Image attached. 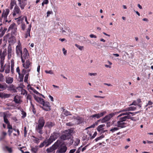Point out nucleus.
I'll return each instance as SVG.
<instances>
[{
	"label": "nucleus",
	"instance_id": "1",
	"mask_svg": "<svg viewBox=\"0 0 153 153\" xmlns=\"http://www.w3.org/2000/svg\"><path fill=\"white\" fill-rule=\"evenodd\" d=\"M45 121L43 117H39L38 122L36 123L35 129L36 131L42 134L43 133L42 129L45 124Z\"/></svg>",
	"mask_w": 153,
	"mask_h": 153
},
{
	"label": "nucleus",
	"instance_id": "2",
	"mask_svg": "<svg viewBox=\"0 0 153 153\" xmlns=\"http://www.w3.org/2000/svg\"><path fill=\"white\" fill-rule=\"evenodd\" d=\"M73 130L69 129L64 131V134H62L60 137V139L62 140H65L69 139L71 138V134L73 132Z\"/></svg>",
	"mask_w": 153,
	"mask_h": 153
},
{
	"label": "nucleus",
	"instance_id": "3",
	"mask_svg": "<svg viewBox=\"0 0 153 153\" xmlns=\"http://www.w3.org/2000/svg\"><path fill=\"white\" fill-rule=\"evenodd\" d=\"M126 116L120 117L117 122V127L120 128H123L126 127V123L124 122L126 120Z\"/></svg>",
	"mask_w": 153,
	"mask_h": 153
},
{
	"label": "nucleus",
	"instance_id": "4",
	"mask_svg": "<svg viewBox=\"0 0 153 153\" xmlns=\"http://www.w3.org/2000/svg\"><path fill=\"white\" fill-rule=\"evenodd\" d=\"M10 10L8 9H6L5 10H4L0 18V22H2V19H4V21L5 22H8L7 19V17L9 13Z\"/></svg>",
	"mask_w": 153,
	"mask_h": 153
},
{
	"label": "nucleus",
	"instance_id": "5",
	"mask_svg": "<svg viewBox=\"0 0 153 153\" xmlns=\"http://www.w3.org/2000/svg\"><path fill=\"white\" fill-rule=\"evenodd\" d=\"M118 112L111 113L109 114L106 116L102 118L101 120V122L102 123H105L109 120L110 119L114 116L117 114H118Z\"/></svg>",
	"mask_w": 153,
	"mask_h": 153
},
{
	"label": "nucleus",
	"instance_id": "6",
	"mask_svg": "<svg viewBox=\"0 0 153 153\" xmlns=\"http://www.w3.org/2000/svg\"><path fill=\"white\" fill-rule=\"evenodd\" d=\"M20 55L21 56V58L22 62H25V60L26 59H28L29 56L28 51L26 48H24L23 53H22V54Z\"/></svg>",
	"mask_w": 153,
	"mask_h": 153
},
{
	"label": "nucleus",
	"instance_id": "7",
	"mask_svg": "<svg viewBox=\"0 0 153 153\" xmlns=\"http://www.w3.org/2000/svg\"><path fill=\"white\" fill-rule=\"evenodd\" d=\"M11 31L12 35H15L16 33L17 27L15 24L13 23L10 25L8 29V31Z\"/></svg>",
	"mask_w": 153,
	"mask_h": 153
},
{
	"label": "nucleus",
	"instance_id": "8",
	"mask_svg": "<svg viewBox=\"0 0 153 153\" xmlns=\"http://www.w3.org/2000/svg\"><path fill=\"white\" fill-rule=\"evenodd\" d=\"M42 105H43V107H42V108L45 111H48L51 110L50 108V104L48 102H45V101L43 102V103Z\"/></svg>",
	"mask_w": 153,
	"mask_h": 153
},
{
	"label": "nucleus",
	"instance_id": "9",
	"mask_svg": "<svg viewBox=\"0 0 153 153\" xmlns=\"http://www.w3.org/2000/svg\"><path fill=\"white\" fill-rule=\"evenodd\" d=\"M7 54L6 50V49L4 50L2 52V54L1 56L0 64L1 66H3L4 64V61L6 55Z\"/></svg>",
	"mask_w": 153,
	"mask_h": 153
},
{
	"label": "nucleus",
	"instance_id": "10",
	"mask_svg": "<svg viewBox=\"0 0 153 153\" xmlns=\"http://www.w3.org/2000/svg\"><path fill=\"white\" fill-rule=\"evenodd\" d=\"M106 112L104 111L100 113H98L92 115H91L90 117L91 118H94V119H98L100 117H102L104 114H106Z\"/></svg>",
	"mask_w": 153,
	"mask_h": 153
},
{
	"label": "nucleus",
	"instance_id": "11",
	"mask_svg": "<svg viewBox=\"0 0 153 153\" xmlns=\"http://www.w3.org/2000/svg\"><path fill=\"white\" fill-rule=\"evenodd\" d=\"M22 63L23 67L26 69L29 68L31 65L32 63L30 62L29 59H26L25 62Z\"/></svg>",
	"mask_w": 153,
	"mask_h": 153
},
{
	"label": "nucleus",
	"instance_id": "12",
	"mask_svg": "<svg viewBox=\"0 0 153 153\" xmlns=\"http://www.w3.org/2000/svg\"><path fill=\"white\" fill-rule=\"evenodd\" d=\"M136 109V108L134 106H131L125 109L120 111L118 113L125 112L127 111H134Z\"/></svg>",
	"mask_w": 153,
	"mask_h": 153
},
{
	"label": "nucleus",
	"instance_id": "13",
	"mask_svg": "<svg viewBox=\"0 0 153 153\" xmlns=\"http://www.w3.org/2000/svg\"><path fill=\"white\" fill-rule=\"evenodd\" d=\"M67 149V147L66 146H61V147L57 151V152L59 153H65Z\"/></svg>",
	"mask_w": 153,
	"mask_h": 153
},
{
	"label": "nucleus",
	"instance_id": "14",
	"mask_svg": "<svg viewBox=\"0 0 153 153\" xmlns=\"http://www.w3.org/2000/svg\"><path fill=\"white\" fill-rule=\"evenodd\" d=\"M45 141L46 142V147H47L50 145L55 140H53V139L52 138V137H51V136L49 138L48 140H45Z\"/></svg>",
	"mask_w": 153,
	"mask_h": 153
},
{
	"label": "nucleus",
	"instance_id": "15",
	"mask_svg": "<svg viewBox=\"0 0 153 153\" xmlns=\"http://www.w3.org/2000/svg\"><path fill=\"white\" fill-rule=\"evenodd\" d=\"M16 53L19 56L22 54V48L20 46L18 45L16 46Z\"/></svg>",
	"mask_w": 153,
	"mask_h": 153
},
{
	"label": "nucleus",
	"instance_id": "16",
	"mask_svg": "<svg viewBox=\"0 0 153 153\" xmlns=\"http://www.w3.org/2000/svg\"><path fill=\"white\" fill-rule=\"evenodd\" d=\"M63 143H62V141L59 140H58L56 142H55L54 145H53L55 148H56V149L59 147L60 146H62V145Z\"/></svg>",
	"mask_w": 153,
	"mask_h": 153
},
{
	"label": "nucleus",
	"instance_id": "17",
	"mask_svg": "<svg viewBox=\"0 0 153 153\" xmlns=\"http://www.w3.org/2000/svg\"><path fill=\"white\" fill-rule=\"evenodd\" d=\"M19 2V6L22 10L24 9L26 4L25 3L23 0L18 1Z\"/></svg>",
	"mask_w": 153,
	"mask_h": 153
},
{
	"label": "nucleus",
	"instance_id": "18",
	"mask_svg": "<svg viewBox=\"0 0 153 153\" xmlns=\"http://www.w3.org/2000/svg\"><path fill=\"white\" fill-rule=\"evenodd\" d=\"M72 118L76 120V123L78 124H79L81 123L82 121L81 118L78 116H73Z\"/></svg>",
	"mask_w": 153,
	"mask_h": 153
},
{
	"label": "nucleus",
	"instance_id": "19",
	"mask_svg": "<svg viewBox=\"0 0 153 153\" xmlns=\"http://www.w3.org/2000/svg\"><path fill=\"white\" fill-rule=\"evenodd\" d=\"M34 98L35 100L39 103L41 104L42 105L43 103V102L44 101V100L41 98L37 97L36 96H34Z\"/></svg>",
	"mask_w": 153,
	"mask_h": 153
},
{
	"label": "nucleus",
	"instance_id": "20",
	"mask_svg": "<svg viewBox=\"0 0 153 153\" xmlns=\"http://www.w3.org/2000/svg\"><path fill=\"white\" fill-rule=\"evenodd\" d=\"M13 78L10 77H6V82L8 84L12 83L13 82Z\"/></svg>",
	"mask_w": 153,
	"mask_h": 153
},
{
	"label": "nucleus",
	"instance_id": "21",
	"mask_svg": "<svg viewBox=\"0 0 153 153\" xmlns=\"http://www.w3.org/2000/svg\"><path fill=\"white\" fill-rule=\"evenodd\" d=\"M59 133L56 132H54L52 134H51V136L52 137V138L53 139V140H56L59 137Z\"/></svg>",
	"mask_w": 153,
	"mask_h": 153
},
{
	"label": "nucleus",
	"instance_id": "22",
	"mask_svg": "<svg viewBox=\"0 0 153 153\" xmlns=\"http://www.w3.org/2000/svg\"><path fill=\"white\" fill-rule=\"evenodd\" d=\"M56 149V148H55V146L53 145L50 148H48L46 150V151L48 153L51 152H53Z\"/></svg>",
	"mask_w": 153,
	"mask_h": 153
},
{
	"label": "nucleus",
	"instance_id": "23",
	"mask_svg": "<svg viewBox=\"0 0 153 153\" xmlns=\"http://www.w3.org/2000/svg\"><path fill=\"white\" fill-rule=\"evenodd\" d=\"M13 12H15L16 13L19 14L21 13V11L18 6L16 5L14 8Z\"/></svg>",
	"mask_w": 153,
	"mask_h": 153
},
{
	"label": "nucleus",
	"instance_id": "24",
	"mask_svg": "<svg viewBox=\"0 0 153 153\" xmlns=\"http://www.w3.org/2000/svg\"><path fill=\"white\" fill-rule=\"evenodd\" d=\"M134 113L131 112H125L120 114L117 116V118H119L122 116L125 115V116H130V114H132Z\"/></svg>",
	"mask_w": 153,
	"mask_h": 153
},
{
	"label": "nucleus",
	"instance_id": "25",
	"mask_svg": "<svg viewBox=\"0 0 153 153\" xmlns=\"http://www.w3.org/2000/svg\"><path fill=\"white\" fill-rule=\"evenodd\" d=\"M7 53L8 57L10 58L11 56L12 53L11 47L10 45H9L8 47Z\"/></svg>",
	"mask_w": 153,
	"mask_h": 153
},
{
	"label": "nucleus",
	"instance_id": "26",
	"mask_svg": "<svg viewBox=\"0 0 153 153\" xmlns=\"http://www.w3.org/2000/svg\"><path fill=\"white\" fill-rule=\"evenodd\" d=\"M14 101L16 103H19L20 102V98L18 95L16 96L14 98Z\"/></svg>",
	"mask_w": 153,
	"mask_h": 153
},
{
	"label": "nucleus",
	"instance_id": "27",
	"mask_svg": "<svg viewBox=\"0 0 153 153\" xmlns=\"http://www.w3.org/2000/svg\"><path fill=\"white\" fill-rule=\"evenodd\" d=\"M119 129V128L118 127H112L109 130V131L112 133L115 132Z\"/></svg>",
	"mask_w": 153,
	"mask_h": 153
},
{
	"label": "nucleus",
	"instance_id": "28",
	"mask_svg": "<svg viewBox=\"0 0 153 153\" xmlns=\"http://www.w3.org/2000/svg\"><path fill=\"white\" fill-rule=\"evenodd\" d=\"M5 72L6 74L9 73L10 71V65H5Z\"/></svg>",
	"mask_w": 153,
	"mask_h": 153
},
{
	"label": "nucleus",
	"instance_id": "29",
	"mask_svg": "<svg viewBox=\"0 0 153 153\" xmlns=\"http://www.w3.org/2000/svg\"><path fill=\"white\" fill-rule=\"evenodd\" d=\"M105 126V124L101 125L99 126L97 128V130L99 132L101 131L102 129H104L103 127Z\"/></svg>",
	"mask_w": 153,
	"mask_h": 153
},
{
	"label": "nucleus",
	"instance_id": "30",
	"mask_svg": "<svg viewBox=\"0 0 153 153\" xmlns=\"http://www.w3.org/2000/svg\"><path fill=\"white\" fill-rule=\"evenodd\" d=\"M54 125V124L51 122H48L46 123V126L49 128H51Z\"/></svg>",
	"mask_w": 153,
	"mask_h": 153
},
{
	"label": "nucleus",
	"instance_id": "31",
	"mask_svg": "<svg viewBox=\"0 0 153 153\" xmlns=\"http://www.w3.org/2000/svg\"><path fill=\"white\" fill-rule=\"evenodd\" d=\"M126 119H130L131 120H132L133 121H136L137 120H138V118H135L134 117H131L130 115L128 116H126Z\"/></svg>",
	"mask_w": 153,
	"mask_h": 153
},
{
	"label": "nucleus",
	"instance_id": "32",
	"mask_svg": "<svg viewBox=\"0 0 153 153\" xmlns=\"http://www.w3.org/2000/svg\"><path fill=\"white\" fill-rule=\"evenodd\" d=\"M16 4V2L14 1L11 0V1L10 3V9H12L13 8V7Z\"/></svg>",
	"mask_w": 153,
	"mask_h": 153
},
{
	"label": "nucleus",
	"instance_id": "33",
	"mask_svg": "<svg viewBox=\"0 0 153 153\" xmlns=\"http://www.w3.org/2000/svg\"><path fill=\"white\" fill-rule=\"evenodd\" d=\"M32 152L34 153H36L38 150V148L37 146H35L34 147H33L31 149Z\"/></svg>",
	"mask_w": 153,
	"mask_h": 153
},
{
	"label": "nucleus",
	"instance_id": "34",
	"mask_svg": "<svg viewBox=\"0 0 153 153\" xmlns=\"http://www.w3.org/2000/svg\"><path fill=\"white\" fill-rule=\"evenodd\" d=\"M30 104L31 106V109H32V111L34 114L36 113V111L35 109L34 106L32 104V102H30Z\"/></svg>",
	"mask_w": 153,
	"mask_h": 153
},
{
	"label": "nucleus",
	"instance_id": "35",
	"mask_svg": "<svg viewBox=\"0 0 153 153\" xmlns=\"http://www.w3.org/2000/svg\"><path fill=\"white\" fill-rule=\"evenodd\" d=\"M25 69V68H24L22 69V73L23 75H24L27 72H29L30 70V69H29L27 70H26Z\"/></svg>",
	"mask_w": 153,
	"mask_h": 153
},
{
	"label": "nucleus",
	"instance_id": "36",
	"mask_svg": "<svg viewBox=\"0 0 153 153\" xmlns=\"http://www.w3.org/2000/svg\"><path fill=\"white\" fill-rule=\"evenodd\" d=\"M45 145V146L46 145V142L45 141V140L42 143L40 144V145L39 146V148H42Z\"/></svg>",
	"mask_w": 153,
	"mask_h": 153
},
{
	"label": "nucleus",
	"instance_id": "37",
	"mask_svg": "<svg viewBox=\"0 0 153 153\" xmlns=\"http://www.w3.org/2000/svg\"><path fill=\"white\" fill-rule=\"evenodd\" d=\"M104 137L105 136L104 135H102L101 136L97 137L96 139H95V140L96 142L98 140L102 139V138H104Z\"/></svg>",
	"mask_w": 153,
	"mask_h": 153
},
{
	"label": "nucleus",
	"instance_id": "38",
	"mask_svg": "<svg viewBox=\"0 0 153 153\" xmlns=\"http://www.w3.org/2000/svg\"><path fill=\"white\" fill-rule=\"evenodd\" d=\"M31 25H29V27L28 28V29H27V31L26 32H27L29 34V36L30 37V30H31Z\"/></svg>",
	"mask_w": 153,
	"mask_h": 153
},
{
	"label": "nucleus",
	"instance_id": "39",
	"mask_svg": "<svg viewBox=\"0 0 153 153\" xmlns=\"http://www.w3.org/2000/svg\"><path fill=\"white\" fill-rule=\"evenodd\" d=\"M4 122L6 124H9V121L7 118V117L5 115H4Z\"/></svg>",
	"mask_w": 153,
	"mask_h": 153
},
{
	"label": "nucleus",
	"instance_id": "40",
	"mask_svg": "<svg viewBox=\"0 0 153 153\" xmlns=\"http://www.w3.org/2000/svg\"><path fill=\"white\" fill-rule=\"evenodd\" d=\"M64 114L66 116L71 115L70 112L67 110L64 111Z\"/></svg>",
	"mask_w": 153,
	"mask_h": 153
},
{
	"label": "nucleus",
	"instance_id": "41",
	"mask_svg": "<svg viewBox=\"0 0 153 153\" xmlns=\"http://www.w3.org/2000/svg\"><path fill=\"white\" fill-rule=\"evenodd\" d=\"M35 139L33 140V141L36 143H38L39 142V139L36 138L35 136L33 137Z\"/></svg>",
	"mask_w": 153,
	"mask_h": 153
},
{
	"label": "nucleus",
	"instance_id": "42",
	"mask_svg": "<svg viewBox=\"0 0 153 153\" xmlns=\"http://www.w3.org/2000/svg\"><path fill=\"white\" fill-rule=\"evenodd\" d=\"M75 46L78 48L79 50H82L84 48V47L83 46H80L79 45L77 44H75Z\"/></svg>",
	"mask_w": 153,
	"mask_h": 153
},
{
	"label": "nucleus",
	"instance_id": "43",
	"mask_svg": "<svg viewBox=\"0 0 153 153\" xmlns=\"http://www.w3.org/2000/svg\"><path fill=\"white\" fill-rule=\"evenodd\" d=\"M32 96L29 94H28L27 97V102H28V100H30V102H32L31 101Z\"/></svg>",
	"mask_w": 153,
	"mask_h": 153
},
{
	"label": "nucleus",
	"instance_id": "44",
	"mask_svg": "<svg viewBox=\"0 0 153 153\" xmlns=\"http://www.w3.org/2000/svg\"><path fill=\"white\" fill-rule=\"evenodd\" d=\"M45 72L46 74H53V72L52 70H50L49 71L45 70Z\"/></svg>",
	"mask_w": 153,
	"mask_h": 153
},
{
	"label": "nucleus",
	"instance_id": "45",
	"mask_svg": "<svg viewBox=\"0 0 153 153\" xmlns=\"http://www.w3.org/2000/svg\"><path fill=\"white\" fill-rule=\"evenodd\" d=\"M29 76V74H27L26 75L24 78V82H27V79Z\"/></svg>",
	"mask_w": 153,
	"mask_h": 153
},
{
	"label": "nucleus",
	"instance_id": "46",
	"mask_svg": "<svg viewBox=\"0 0 153 153\" xmlns=\"http://www.w3.org/2000/svg\"><path fill=\"white\" fill-rule=\"evenodd\" d=\"M6 149L10 153H11L12 152V150L11 148H9L7 146H6L5 147Z\"/></svg>",
	"mask_w": 153,
	"mask_h": 153
},
{
	"label": "nucleus",
	"instance_id": "47",
	"mask_svg": "<svg viewBox=\"0 0 153 153\" xmlns=\"http://www.w3.org/2000/svg\"><path fill=\"white\" fill-rule=\"evenodd\" d=\"M4 79V76L2 74H0V82H2Z\"/></svg>",
	"mask_w": 153,
	"mask_h": 153
},
{
	"label": "nucleus",
	"instance_id": "48",
	"mask_svg": "<svg viewBox=\"0 0 153 153\" xmlns=\"http://www.w3.org/2000/svg\"><path fill=\"white\" fill-rule=\"evenodd\" d=\"M31 89L36 94H40L37 91H36V90L33 88H31Z\"/></svg>",
	"mask_w": 153,
	"mask_h": 153
},
{
	"label": "nucleus",
	"instance_id": "49",
	"mask_svg": "<svg viewBox=\"0 0 153 153\" xmlns=\"http://www.w3.org/2000/svg\"><path fill=\"white\" fill-rule=\"evenodd\" d=\"M12 60H11V62L12 63ZM13 67H14V64H12V63L11 65V72L12 74L13 73Z\"/></svg>",
	"mask_w": 153,
	"mask_h": 153
},
{
	"label": "nucleus",
	"instance_id": "50",
	"mask_svg": "<svg viewBox=\"0 0 153 153\" xmlns=\"http://www.w3.org/2000/svg\"><path fill=\"white\" fill-rule=\"evenodd\" d=\"M24 137H26V134H27V131L26 130V127H24Z\"/></svg>",
	"mask_w": 153,
	"mask_h": 153
},
{
	"label": "nucleus",
	"instance_id": "51",
	"mask_svg": "<svg viewBox=\"0 0 153 153\" xmlns=\"http://www.w3.org/2000/svg\"><path fill=\"white\" fill-rule=\"evenodd\" d=\"M21 27L22 30H24L25 29L26 27V25L25 24H22L21 25Z\"/></svg>",
	"mask_w": 153,
	"mask_h": 153
},
{
	"label": "nucleus",
	"instance_id": "52",
	"mask_svg": "<svg viewBox=\"0 0 153 153\" xmlns=\"http://www.w3.org/2000/svg\"><path fill=\"white\" fill-rule=\"evenodd\" d=\"M47 17L49 16L50 14L53 13V12L52 11H48L47 13Z\"/></svg>",
	"mask_w": 153,
	"mask_h": 153
},
{
	"label": "nucleus",
	"instance_id": "53",
	"mask_svg": "<svg viewBox=\"0 0 153 153\" xmlns=\"http://www.w3.org/2000/svg\"><path fill=\"white\" fill-rule=\"evenodd\" d=\"M90 144H87L86 146H85L82 149V152H83L86 149V148Z\"/></svg>",
	"mask_w": 153,
	"mask_h": 153
},
{
	"label": "nucleus",
	"instance_id": "54",
	"mask_svg": "<svg viewBox=\"0 0 153 153\" xmlns=\"http://www.w3.org/2000/svg\"><path fill=\"white\" fill-rule=\"evenodd\" d=\"M10 96V94H3V96L5 98L9 97Z\"/></svg>",
	"mask_w": 153,
	"mask_h": 153
},
{
	"label": "nucleus",
	"instance_id": "55",
	"mask_svg": "<svg viewBox=\"0 0 153 153\" xmlns=\"http://www.w3.org/2000/svg\"><path fill=\"white\" fill-rule=\"evenodd\" d=\"M95 124H93V125L91 126H90L87 128H86V129H87L88 128H94L95 127Z\"/></svg>",
	"mask_w": 153,
	"mask_h": 153
},
{
	"label": "nucleus",
	"instance_id": "56",
	"mask_svg": "<svg viewBox=\"0 0 153 153\" xmlns=\"http://www.w3.org/2000/svg\"><path fill=\"white\" fill-rule=\"evenodd\" d=\"M97 132H95L94 134H93V135L91 137V139H93L94 138V137L97 135Z\"/></svg>",
	"mask_w": 153,
	"mask_h": 153
},
{
	"label": "nucleus",
	"instance_id": "57",
	"mask_svg": "<svg viewBox=\"0 0 153 153\" xmlns=\"http://www.w3.org/2000/svg\"><path fill=\"white\" fill-rule=\"evenodd\" d=\"M21 91L22 92L21 94L23 95H24L26 93V90L24 89H22L21 90Z\"/></svg>",
	"mask_w": 153,
	"mask_h": 153
},
{
	"label": "nucleus",
	"instance_id": "58",
	"mask_svg": "<svg viewBox=\"0 0 153 153\" xmlns=\"http://www.w3.org/2000/svg\"><path fill=\"white\" fill-rule=\"evenodd\" d=\"M24 75L22 76H21L19 77V81L20 82H22L23 79Z\"/></svg>",
	"mask_w": 153,
	"mask_h": 153
},
{
	"label": "nucleus",
	"instance_id": "59",
	"mask_svg": "<svg viewBox=\"0 0 153 153\" xmlns=\"http://www.w3.org/2000/svg\"><path fill=\"white\" fill-rule=\"evenodd\" d=\"M88 74H89V75L90 76L93 75V76H96L97 75V74L96 73H88Z\"/></svg>",
	"mask_w": 153,
	"mask_h": 153
},
{
	"label": "nucleus",
	"instance_id": "60",
	"mask_svg": "<svg viewBox=\"0 0 153 153\" xmlns=\"http://www.w3.org/2000/svg\"><path fill=\"white\" fill-rule=\"evenodd\" d=\"M90 37L91 38H97V37L96 36L93 34H91L90 35Z\"/></svg>",
	"mask_w": 153,
	"mask_h": 153
},
{
	"label": "nucleus",
	"instance_id": "61",
	"mask_svg": "<svg viewBox=\"0 0 153 153\" xmlns=\"http://www.w3.org/2000/svg\"><path fill=\"white\" fill-rule=\"evenodd\" d=\"M0 89H5V88L4 85L0 84Z\"/></svg>",
	"mask_w": 153,
	"mask_h": 153
},
{
	"label": "nucleus",
	"instance_id": "62",
	"mask_svg": "<svg viewBox=\"0 0 153 153\" xmlns=\"http://www.w3.org/2000/svg\"><path fill=\"white\" fill-rule=\"evenodd\" d=\"M4 67L3 66H1V68L0 70V71L1 72H4Z\"/></svg>",
	"mask_w": 153,
	"mask_h": 153
},
{
	"label": "nucleus",
	"instance_id": "63",
	"mask_svg": "<svg viewBox=\"0 0 153 153\" xmlns=\"http://www.w3.org/2000/svg\"><path fill=\"white\" fill-rule=\"evenodd\" d=\"M62 50L63 52V53L64 55H66L67 53V51L65 50V48H62Z\"/></svg>",
	"mask_w": 153,
	"mask_h": 153
},
{
	"label": "nucleus",
	"instance_id": "64",
	"mask_svg": "<svg viewBox=\"0 0 153 153\" xmlns=\"http://www.w3.org/2000/svg\"><path fill=\"white\" fill-rule=\"evenodd\" d=\"M76 149H71L70 150L69 153H73L76 151Z\"/></svg>",
	"mask_w": 153,
	"mask_h": 153
}]
</instances>
